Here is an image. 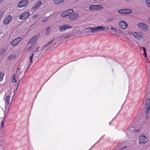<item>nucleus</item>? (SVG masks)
<instances>
[{"instance_id": "obj_1", "label": "nucleus", "mask_w": 150, "mask_h": 150, "mask_svg": "<svg viewBox=\"0 0 150 150\" xmlns=\"http://www.w3.org/2000/svg\"><path fill=\"white\" fill-rule=\"evenodd\" d=\"M104 28L105 27L102 26H94L92 27H88L86 28V30L87 32L95 33L99 31H102L104 29Z\"/></svg>"}, {"instance_id": "obj_2", "label": "nucleus", "mask_w": 150, "mask_h": 150, "mask_svg": "<svg viewBox=\"0 0 150 150\" xmlns=\"http://www.w3.org/2000/svg\"><path fill=\"white\" fill-rule=\"evenodd\" d=\"M34 54L33 53L31 54L29 56V58L28 59L26 63L21 67L20 68L21 70H23V71L26 68H27L26 70H27L28 68H29L30 67V65H31L32 63Z\"/></svg>"}, {"instance_id": "obj_3", "label": "nucleus", "mask_w": 150, "mask_h": 150, "mask_svg": "<svg viewBox=\"0 0 150 150\" xmlns=\"http://www.w3.org/2000/svg\"><path fill=\"white\" fill-rule=\"evenodd\" d=\"M59 38L56 37H52L51 38L48 43L44 46V47H49L50 48L52 47L53 46L56 44L57 41L58 40Z\"/></svg>"}, {"instance_id": "obj_4", "label": "nucleus", "mask_w": 150, "mask_h": 150, "mask_svg": "<svg viewBox=\"0 0 150 150\" xmlns=\"http://www.w3.org/2000/svg\"><path fill=\"white\" fill-rule=\"evenodd\" d=\"M104 7L100 5H91L89 7V9L91 11H94L101 10L103 9Z\"/></svg>"}, {"instance_id": "obj_5", "label": "nucleus", "mask_w": 150, "mask_h": 150, "mask_svg": "<svg viewBox=\"0 0 150 150\" xmlns=\"http://www.w3.org/2000/svg\"><path fill=\"white\" fill-rule=\"evenodd\" d=\"M147 139L146 137L144 135L140 136L138 139V143L139 144L142 145L146 144L147 141Z\"/></svg>"}, {"instance_id": "obj_6", "label": "nucleus", "mask_w": 150, "mask_h": 150, "mask_svg": "<svg viewBox=\"0 0 150 150\" xmlns=\"http://www.w3.org/2000/svg\"><path fill=\"white\" fill-rule=\"evenodd\" d=\"M71 28L72 27L71 25L68 24L62 25L60 26L59 27V29L61 32H64L65 30Z\"/></svg>"}, {"instance_id": "obj_7", "label": "nucleus", "mask_w": 150, "mask_h": 150, "mask_svg": "<svg viewBox=\"0 0 150 150\" xmlns=\"http://www.w3.org/2000/svg\"><path fill=\"white\" fill-rule=\"evenodd\" d=\"M28 0H22L18 4V7L19 8L24 7L28 5Z\"/></svg>"}, {"instance_id": "obj_8", "label": "nucleus", "mask_w": 150, "mask_h": 150, "mask_svg": "<svg viewBox=\"0 0 150 150\" xmlns=\"http://www.w3.org/2000/svg\"><path fill=\"white\" fill-rule=\"evenodd\" d=\"M132 34L137 40H140L142 39L143 36V34L141 32H132Z\"/></svg>"}, {"instance_id": "obj_9", "label": "nucleus", "mask_w": 150, "mask_h": 150, "mask_svg": "<svg viewBox=\"0 0 150 150\" xmlns=\"http://www.w3.org/2000/svg\"><path fill=\"white\" fill-rule=\"evenodd\" d=\"M145 107L146 108L145 114L147 115L149 113V111L150 109V100L149 99L146 100Z\"/></svg>"}, {"instance_id": "obj_10", "label": "nucleus", "mask_w": 150, "mask_h": 150, "mask_svg": "<svg viewBox=\"0 0 150 150\" xmlns=\"http://www.w3.org/2000/svg\"><path fill=\"white\" fill-rule=\"evenodd\" d=\"M138 25L140 28L144 30H147L149 28V26L145 23H140Z\"/></svg>"}, {"instance_id": "obj_11", "label": "nucleus", "mask_w": 150, "mask_h": 150, "mask_svg": "<svg viewBox=\"0 0 150 150\" xmlns=\"http://www.w3.org/2000/svg\"><path fill=\"white\" fill-rule=\"evenodd\" d=\"M45 47L42 48V47H38L37 48V49L36 50H35L34 52V53H35L36 52H38V55H37V57H40V56L42 55V52L44 51V49Z\"/></svg>"}, {"instance_id": "obj_12", "label": "nucleus", "mask_w": 150, "mask_h": 150, "mask_svg": "<svg viewBox=\"0 0 150 150\" xmlns=\"http://www.w3.org/2000/svg\"><path fill=\"white\" fill-rule=\"evenodd\" d=\"M30 15V13L28 12H26L23 13L19 16V19L20 20L25 19L29 16Z\"/></svg>"}, {"instance_id": "obj_13", "label": "nucleus", "mask_w": 150, "mask_h": 150, "mask_svg": "<svg viewBox=\"0 0 150 150\" xmlns=\"http://www.w3.org/2000/svg\"><path fill=\"white\" fill-rule=\"evenodd\" d=\"M22 40V38L21 37H19L16 39L12 40L11 43V45L13 46H15L18 43Z\"/></svg>"}, {"instance_id": "obj_14", "label": "nucleus", "mask_w": 150, "mask_h": 150, "mask_svg": "<svg viewBox=\"0 0 150 150\" xmlns=\"http://www.w3.org/2000/svg\"><path fill=\"white\" fill-rule=\"evenodd\" d=\"M119 25L120 27L125 29L128 26V24L123 21H120L119 22Z\"/></svg>"}, {"instance_id": "obj_15", "label": "nucleus", "mask_w": 150, "mask_h": 150, "mask_svg": "<svg viewBox=\"0 0 150 150\" xmlns=\"http://www.w3.org/2000/svg\"><path fill=\"white\" fill-rule=\"evenodd\" d=\"M79 15L78 13H74L69 16V19L70 20H74L77 19Z\"/></svg>"}, {"instance_id": "obj_16", "label": "nucleus", "mask_w": 150, "mask_h": 150, "mask_svg": "<svg viewBox=\"0 0 150 150\" xmlns=\"http://www.w3.org/2000/svg\"><path fill=\"white\" fill-rule=\"evenodd\" d=\"M12 19V17L10 15H9L4 20L3 23L6 25L8 24L11 21Z\"/></svg>"}, {"instance_id": "obj_17", "label": "nucleus", "mask_w": 150, "mask_h": 150, "mask_svg": "<svg viewBox=\"0 0 150 150\" xmlns=\"http://www.w3.org/2000/svg\"><path fill=\"white\" fill-rule=\"evenodd\" d=\"M134 128L132 127L131 128H129L127 130H126V133L128 135L131 136L134 133Z\"/></svg>"}, {"instance_id": "obj_18", "label": "nucleus", "mask_w": 150, "mask_h": 150, "mask_svg": "<svg viewBox=\"0 0 150 150\" xmlns=\"http://www.w3.org/2000/svg\"><path fill=\"white\" fill-rule=\"evenodd\" d=\"M42 2L41 1H39L37 2V3L33 7L32 9L34 10L37 8L38 7L42 4Z\"/></svg>"}, {"instance_id": "obj_19", "label": "nucleus", "mask_w": 150, "mask_h": 150, "mask_svg": "<svg viewBox=\"0 0 150 150\" xmlns=\"http://www.w3.org/2000/svg\"><path fill=\"white\" fill-rule=\"evenodd\" d=\"M37 37L35 36L33 37L30 40H29L28 42L29 45H32L34 44L36 40L37 39Z\"/></svg>"}, {"instance_id": "obj_20", "label": "nucleus", "mask_w": 150, "mask_h": 150, "mask_svg": "<svg viewBox=\"0 0 150 150\" xmlns=\"http://www.w3.org/2000/svg\"><path fill=\"white\" fill-rule=\"evenodd\" d=\"M16 77H17V78L18 79L20 78V79L18 80V83H19L20 79H21V80H22L23 79V77L22 76V72H19V73H16Z\"/></svg>"}, {"instance_id": "obj_21", "label": "nucleus", "mask_w": 150, "mask_h": 150, "mask_svg": "<svg viewBox=\"0 0 150 150\" xmlns=\"http://www.w3.org/2000/svg\"><path fill=\"white\" fill-rule=\"evenodd\" d=\"M123 10L124 14H130L132 12V10L129 9H123Z\"/></svg>"}, {"instance_id": "obj_22", "label": "nucleus", "mask_w": 150, "mask_h": 150, "mask_svg": "<svg viewBox=\"0 0 150 150\" xmlns=\"http://www.w3.org/2000/svg\"><path fill=\"white\" fill-rule=\"evenodd\" d=\"M16 56L14 54H10L7 57V60L8 61L11 60L13 59H15Z\"/></svg>"}, {"instance_id": "obj_23", "label": "nucleus", "mask_w": 150, "mask_h": 150, "mask_svg": "<svg viewBox=\"0 0 150 150\" xmlns=\"http://www.w3.org/2000/svg\"><path fill=\"white\" fill-rule=\"evenodd\" d=\"M69 15H70V14L67 10L61 14V16L62 17H66L68 16Z\"/></svg>"}, {"instance_id": "obj_24", "label": "nucleus", "mask_w": 150, "mask_h": 150, "mask_svg": "<svg viewBox=\"0 0 150 150\" xmlns=\"http://www.w3.org/2000/svg\"><path fill=\"white\" fill-rule=\"evenodd\" d=\"M64 1V0H54L53 2L55 4H58L62 3Z\"/></svg>"}, {"instance_id": "obj_25", "label": "nucleus", "mask_w": 150, "mask_h": 150, "mask_svg": "<svg viewBox=\"0 0 150 150\" xmlns=\"http://www.w3.org/2000/svg\"><path fill=\"white\" fill-rule=\"evenodd\" d=\"M7 48H4L2 49L0 51V54L1 55L3 54L6 51Z\"/></svg>"}, {"instance_id": "obj_26", "label": "nucleus", "mask_w": 150, "mask_h": 150, "mask_svg": "<svg viewBox=\"0 0 150 150\" xmlns=\"http://www.w3.org/2000/svg\"><path fill=\"white\" fill-rule=\"evenodd\" d=\"M70 35H67L64 37H63L62 36H60L59 37V38H62V41H64L66 39L69 38L70 37Z\"/></svg>"}, {"instance_id": "obj_27", "label": "nucleus", "mask_w": 150, "mask_h": 150, "mask_svg": "<svg viewBox=\"0 0 150 150\" xmlns=\"http://www.w3.org/2000/svg\"><path fill=\"white\" fill-rule=\"evenodd\" d=\"M8 112L6 113L5 111H4V115L3 117H1V119H2L1 121H4V122L5 119L6 118V115L7 114Z\"/></svg>"}, {"instance_id": "obj_28", "label": "nucleus", "mask_w": 150, "mask_h": 150, "mask_svg": "<svg viewBox=\"0 0 150 150\" xmlns=\"http://www.w3.org/2000/svg\"><path fill=\"white\" fill-rule=\"evenodd\" d=\"M146 6L150 8V0H146Z\"/></svg>"}, {"instance_id": "obj_29", "label": "nucleus", "mask_w": 150, "mask_h": 150, "mask_svg": "<svg viewBox=\"0 0 150 150\" xmlns=\"http://www.w3.org/2000/svg\"><path fill=\"white\" fill-rule=\"evenodd\" d=\"M51 30V28L50 27H49L47 28L46 30V34L47 35H48L50 33Z\"/></svg>"}, {"instance_id": "obj_30", "label": "nucleus", "mask_w": 150, "mask_h": 150, "mask_svg": "<svg viewBox=\"0 0 150 150\" xmlns=\"http://www.w3.org/2000/svg\"><path fill=\"white\" fill-rule=\"evenodd\" d=\"M10 96H8L7 97H6V103L8 104H9L10 101Z\"/></svg>"}, {"instance_id": "obj_31", "label": "nucleus", "mask_w": 150, "mask_h": 150, "mask_svg": "<svg viewBox=\"0 0 150 150\" xmlns=\"http://www.w3.org/2000/svg\"><path fill=\"white\" fill-rule=\"evenodd\" d=\"M4 76V74L3 73H0V82L3 80Z\"/></svg>"}, {"instance_id": "obj_32", "label": "nucleus", "mask_w": 150, "mask_h": 150, "mask_svg": "<svg viewBox=\"0 0 150 150\" xmlns=\"http://www.w3.org/2000/svg\"><path fill=\"white\" fill-rule=\"evenodd\" d=\"M69 14L72 13L74 11V10L72 9H69L67 10Z\"/></svg>"}, {"instance_id": "obj_33", "label": "nucleus", "mask_w": 150, "mask_h": 150, "mask_svg": "<svg viewBox=\"0 0 150 150\" xmlns=\"http://www.w3.org/2000/svg\"><path fill=\"white\" fill-rule=\"evenodd\" d=\"M123 11V9H122L118 11L117 12L118 13H119V14H122V15H124V12Z\"/></svg>"}, {"instance_id": "obj_34", "label": "nucleus", "mask_w": 150, "mask_h": 150, "mask_svg": "<svg viewBox=\"0 0 150 150\" xmlns=\"http://www.w3.org/2000/svg\"><path fill=\"white\" fill-rule=\"evenodd\" d=\"M16 77V76L15 74H14L13 76L12 77V81L13 82H14V81H15V82H16V81H15L16 79L15 77Z\"/></svg>"}, {"instance_id": "obj_35", "label": "nucleus", "mask_w": 150, "mask_h": 150, "mask_svg": "<svg viewBox=\"0 0 150 150\" xmlns=\"http://www.w3.org/2000/svg\"><path fill=\"white\" fill-rule=\"evenodd\" d=\"M4 12L3 11H0V19L3 16Z\"/></svg>"}, {"instance_id": "obj_36", "label": "nucleus", "mask_w": 150, "mask_h": 150, "mask_svg": "<svg viewBox=\"0 0 150 150\" xmlns=\"http://www.w3.org/2000/svg\"><path fill=\"white\" fill-rule=\"evenodd\" d=\"M6 149V147L5 146H0V150H5Z\"/></svg>"}, {"instance_id": "obj_37", "label": "nucleus", "mask_w": 150, "mask_h": 150, "mask_svg": "<svg viewBox=\"0 0 150 150\" xmlns=\"http://www.w3.org/2000/svg\"><path fill=\"white\" fill-rule=\"evenodd\" d=\"M38 15H37V14H35L34 15V16H33V17L32 18L33 19V18H37L38 17Z\"/></svg>"}, {"instance_id": "obj_38", "label": "nucleus", "mask_w": 150, "mask_h": 150, "mask_svg": "<svg viewBox=\"0 0 150 150\" xmlns=\"http://www.w3.org/2000/svg\"><path fill=\"white\" fill-rule=\"evenodd\" d=\"M48 21V20L47 18H46L45 19H43L42 20V22H46L47 21Z\"/></svg>"}, {"instance_id": "obj_39", "label": "nucleus", "mask_w": 150, "mask_h": 150, "mask_svg": "<svg viewBox=\"0 0 150 150\" xmlns=\"http://www.w3.org/2000/svg\"><path fill=\"white\" fill-rule=\"evenodd\" d=\"M3 127H2L1 126H0V132H1L2 131L3 129Z\"/></svg>"}, {"instance_id": "obj_40", "label": "nucleus", "mask_w": 150, "mask_h": 150, "mask_svg": "<svg viewBox=\"0 0 150 150\" xmlns=\"http://www.w3.org/2000/svg\"><path fill=\"white\" fill-rule=\"evenodd\" d=\"M4 121H1V126H2V127H4Z\"/></svg>"}, {"instance_id": "obj_41", "label": "nucleus", "mask_w": 150, "mask_h": 150, "mask_svg": "<svg viewBox=\"0 0 150 150\" xmlns=\"http://www.w3.org/2000/svg\"><path fill=\"white\" fill-rule=\"evenodd\" d=\"M110 30H115V31L116 30V29H114V28H113L112 27H110Z\"/></svg>"}, {"instance_id": "obj_42", "label": "nucleus", "mask_w": 150, "mask_h": 150, "mask_svg": "<svg viewBox=\"0 0 150 150\" xmlns=\"http://www.w3.org/2000/svg\"><path fill=\"white\" fill-rule=\"evenodd\" d=\"M133 130V131H134V132H138L139 131V129H134V130Z\"/></svg>"}, {"instance_id": "obj_43", "label": "nucleus", "mask_w": 150, "mask_h": 150, "mask_svg": "<svg viewBox=\"0 0 150 150\" xmlns=\"http://www.w3.org/2000/svg\"><path fill=\"white\" fill-rule=\"evenodd\" d=\"M142 48L143 49V50L144 52V53L146 52V50L145 48L144 47H142Z\"/></svg>"}, {"instance_id": "obj_44", "label": "nucleus", "mask_w": 150, "mask_h": 150, "mask_svg": "<svg viewBox=\"0 0 150 150\" xmlns=\"http://www.w3.org/2000/svg\"><path fill=\"white\" fill-rule=\"evenodd\" d=\"M38 54H39V53L38 52H36L35 53H34V54L35 55V57H37V55H38Z\"/></svg>"}, {"instance_id": "obj_45", "label": "nucleus", "mask_w": 150, "mask_h": 150, "mask_svg": "<svg viewBox=\"0 0 150 150\" xmlns=\"http://www.w3.org/2000/svg\"><path fill=\"white\" fill-rule=\"evenodd\" d=\"M105 27L104 29H105V30H110V27H107L106 28H105V27Z\"/></svg>"}, {"instance_id": "obj_46", "label": "nucleus", "mask_w": 150, "mask_h": 150, "mask_svg": "<svg viewBox=\"0 0 150 150\" xmlns=\"http://www.w3.org/2000/svg\"><path fill=\"white\" fill-rule=\"evenodd\" d=\"M144 55L145 57L146 56V55H147L146 52L144 53Z\"/></svg>"}, {"instance_id": "obj_47", "label": "nucleus", "mask_w": 150, "mask_h": 150, "mask_svg": "<svg viewBox=\"0 0 150 150\" xmlns=\"http://www.w3.org/2000/svg\"><path fill=\"white\" fill-rule=\"evenodd\" d=\"M148 19L150 23V17L148 18Z\"/></svg>"}, {"instance_id": "obj_48", "label": "nucleus", "mask_w": 150, "mask_h": 150, "mask_svg": "<svg viewBox=\"0 0 150 150\" xmlns=\"http://www.w3.org/2000/svg\"><path fill=\"white\" fill-rule=\"evenodd\" d=\"M59 38L58 40L59 39H60V40H61L62 41V38H59H59Z\"/></svg>"}, {"instance_id": "obj_49", "label": "nucleus", "mask_w": 150, "mask_h": 150, "mask_svg": "<svg viewBox=\"0 0 150 150\" xmlns=\"http://www.w3.org/2000/svg\"><path fill=\"white\" fill-rule=\"evenodd\" d=\"M18 85H17V87L16 88V91L17 90V88L18 87Z\"/></svg>"}, {"instance_id": "obj_50", "label": "nucleus", "mask_w": 150, "mask_h": 150, "mask_svg": "<svg viewBox=\"0 0 150 150\" xmlns=\"http://www.w3.org/2000/svg\"><path fill=\"white\" fill-rule=\"evenodd\" d=\"M27 72V71L26 70L25 71L24 73H26Z\"/></svg>"}, {"instance_id": "obj_51", "label": "nucleus", "mask_w": 150, "mask_h": 150, "mask_svg": "<svg viewBox=\"0 0 150 150\" xmlns=\"http://www.w3.org/2000/svg\"><path fill=\"white\" fill-rule=\"evenodd\" d=\"M123 149V148L121 149H120V150H122Z\"/></svg>"}, {"instance_id": "obj_52", "label": "nucleus", "mask_w": 150, "mask_h": 150, "mask_svg": "<svg viewBox=\"0 0 150 150\" xmlns=\"http://www.w3.org/2000/svg\"><path fill=\"white\" fill-rule=\"evenodd\" d=\"M79 32H80V33H81V32L80 31V30H79Z\"/></svg>"}, {"instance_id": "obj_53", "label": "nucleus", "mask_w": 150, "mask_h": 150, "mask_svg": "<svg viewBox=\"0 0 150 150\" xmlns=\"http://www.w3.org/2000/svg\"><path fill=\"white\" fill-rule=\"evenodd\" d=\"M19 68H18V69H17V70H19Z\"/></svg>"}, {"instance_id": "obj_54", "label": "nucleus", "mask_w": 150, "mask_h": 150, "mask_svg": "<svg viewBox=\"0 0 150 150\" xmlns=\"http://www.w3.org/2000/svg\"><path fill=\"white\" fill-rule=\"evenodd\" d=\"M48 50V49H47L46 50H46H46Z\"/></svg>"}]
</instances>
